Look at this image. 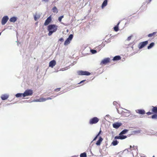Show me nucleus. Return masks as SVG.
Masks as SVG:
<instances>
[{"label": "nucleus", "instance_id": "nucleus-1", "mask_svg": "<svg viewBox=\"0 0 157 157\" xmlns=\"http://www.w3.org/2000/svg\"><path fill=\"white\" fill-rule=\"evenodd\" d=\"M57 29V26L56 25H49L48 27V30L49 31L48 35L49 36H51L53 33L56 32Z\"/></svg>", "mask_w": 157, "mask_h": 157}, {"label": "nucleus", "instance_id": "nucleus-2", "mask_svg": "<svg viewBox=\"0 0 157 157\" xmlns=\"http://www.w3.org/2000/svg\"><path fill=\"white\" fill-rule=\"evenodd\" d=\"M33 90H32L28 89L26 90L23 94V96L25 97L28 96H31L33 94Z\"/></svg>", "mask_w": 157, "mask_h": 157}, {"label": "nucleus", "instance_id": "nucleus-3", "mask_svg": "<svg viewBox=\"0 0 157 157\" xmlns=\"http://www.w3.org/2000/svg\"><path fill=\"white\" fill-rule=\"evenodd\" d=\"M99 119L96 117L91 119L89 121V124H96L99 121Z\"/></svg>", "mask_w": 157, "mask_h": 157}, {"label": "nucleus", "instance_id": "nucleus-4", "mask_svg": "<svg viewBox=\"0 0 157 157\" xmlns=\"http://www.w3.org/2000/svg\"><path fill=\"white\" fill-rule=\"evenodd\" d=\"M148 43V41L147 40L145 41L141 42L139 43L138 45V48L140 49L144 47Z\"/></svg>", "mask_w": 157, "mask_h": 157}, {"label": "nucleus", "instance_id": "nucleus-5", "mask_svg": "<svg viewBox=\"0 0 157 157\" xmlns=\"http://www.w3.org/2000/svg\"><path fill=\"white\" fill-rule=\"evenodd\" d=\"M77 73L78 75H90V73L86 71H78Z\"/></svg>", "mask_w": 157, "mask_h": 157}, {"label": "nucleus", "instance_id": "nucleus-6", "mask_svg": "<svg viewBox=\"0 0 157 157\" xmlns=\"http://www.w3.org/2000/svg\"><path fill=\"white\" fill-rule=\"evenodd\" d=\"M73 37V36L72 34H70L68 37L67 39L65 41L64 43V45H67L68 44H69L71 42V41L72 40Z\"/></svg>", "mask_w": 157, "mask_h": 157}, {"label": "nucleus", "instance_id": "nucleus-7", "mask_svg": "<svg viewBox=\"0 0 157 157\" xmlns=\"http://www.w3.org/2000/svg\"><path fill=\"white\" fill-rule=\"evenodd\" d=\"M110 62V59L109 58H105L104 59H103L100 63L101 65H103L106 64Z\"/></svg>", "mask_w": 157, "mask_h": 157}, {"label": "nucleus", "instance_id": "nucleus-8", "mask_svg": "<svg viewBox=\"0 0 157 157\" xmlns=\"http://www.w3.org/2000/svg\"><path fill=\"white\" fill-rule=\"evenodd\" d=\"M122 125V124L121 123L119 122H117L114 123L113 124V128L116 129H117L121 126Z\"/></svg>", "mask_w": 157, "mask_h": 157}, {"label": "nucleus", "instance_id": "nucleus-9", "mask_svg": "<svg viewBox=\"0 0 157 157\" xmlns=\"http://www.w3.org/2000/svg\"><path fill=\"white\" fill-rule=\"evenodd\" d=\"M9 19L7 16H5L3 17L2 20V25H4L7 22Z\"/></svg>", "mask_w": 157, "mask_h": 157}, {"label": "nucleus", "instance_id": "nucleus-10", "mask_svg": "<svg viewBox=\"0 0 157 157\" xmlns=\"http://www.w3.org/2000/svg\"><path fill=\"white\" fill-rule=\"evenodd\" d=\"M52 21V18L51 16L48 17L45 21L44 24V25H47L49 24Z\"/></svg>", "mask_w": 157, "mask_h": 157}, {"label": "nucleus", "instance_id": "nucleus-11", "mask_svg": "<svg viewBox=\"0 0 157 157\" xmlns=\"http://www.w3.org/2000/svg\"><path fill=\"white\" fill-rule=\"evenodd\" d=\"M136 112L139 114L143 115L145 114V111L144 109H138L136 110Z\"/></svg>", "mask_w": 157, "mask_h": 157}, {"label": "nucleus", "instance_id": "nucleus-12", "mask_svg": "<svg viewBox=\"0 0 157 157\" xmlns=\"http://www.w3.org/2000/svg\"><path fill=\"white\" fill-rule=\"evenodd\" d=\"M56 64V61L55 60H52L49 63V66L52 67H53Z\"/></svg>", "mask_w": 157, "mask_h": 157}, {"label": "nucleus", "instance_id": "nucleus-13", "mask_svg": "<svg viewBox=\"0 0 157 157\" xmlns=\"http://www.w3.org/2000/svg\"><path fill=\"white\" fill-rule=\"evenodd\" d=\"M151 111L153 113H157V107L152 106Z\"/></svg>", "mask_w": 157, "mask_h": 157}, {"label": "nucleus", "instance_id": "nucleus-14", "mask_svg": "<svg viewBox=\"0 0 157 157\" xmlns=\"http://www.w3.org/2000/svg\"><path fill=\"white\" fill-rule=\"evenodd\" d=\"M9 97V96L6 94L2 95L1 96L2 100H5L7 99Z\"/></svg>", "mask_w": 157, "mask_h": 157}, {"label": "nucleus", "instance_id": "nucleus-15", "mask_svg": "<svg viewBox=\"0 0 157 157\" xmlns=\"http://www.w3.org/2000/svg\"><path fill=\"white\" fill-rule=\"evenodd\" d=\"M103 139L101 137H100L96 143V144L97 145H99L101 143Z\"/></svg>", "mask_w": 157, "mask_h": 157}, {"label": "nucleus", "instance_id": "nucleus-16", "mask_svg": "<svg viewBox=\"0 0 157 157\" xmlns=\"http://www.w3.org/2000/svg\"><path fill=\"white\" fill-rule=\"evenodd\" d=\"M17 17H13L10 19V21L11 22H14L17 21Z\"/></svg>", "mask_w": 157, "mask_h": 157}, {"label": "nucleus", "instance_id": "nucleus-17", "mask_svg": "<svg viewBox=\"0 0 157 157\" xmlns=\"http://www.w3.org/2000/svg\"><path fill=\"white\" fill-rule=\"evenodd\" d=\"M121 58L119 56H117L114 57L113 58V60L114 61L119 60L121 59Z\"/></svg>", "mask_w": 157, "mask_h": 157}, {"label": "nucleus", "instance_id": "nucleus-18", "mask_svg": "<svg viewBox=\"0 0 157 157\" xmlns=\"http://www.w3.org/2000/svg\"><path fill=\"white\" fill-rule=\"evenodd\" d=\"M128 131V130L125 129L122 131L119 134V135L125 134Z\"/></svg>", "mask_w": 157, "mask_h": 157}, {"label": "nucleus", "instance_id": "nucleus-19", "mask_svg": "<svg viewBox=\"0 0 157 157\" xmlns=\"http://www.w3.org/2000/svg\"><path fill=\"white\" fill-rule=\"evenodd\" d=\"M107 0H105L102 4L101 7L103 8L107 4Z\"/></svg>", "mask_w": 157, "mask_h": 157}, {"label": "nucleus", "instance_id": "nucleus-20", "mask_svg": "<svg viewBox=\"0 0 157 157\" xmlns=\"http://www.w3.org/2000/svg\"><path fill=\"white\" fill-rule=\"evenodd\" d=\"M120 24V22H119L117 25H116L115 26L114 28V30L116 31L117 32L119 30L118 29V25L119 24Z\"/></svg>", "mask_w": 157, "mask_h": 157}, {"label": "nucleus", "instance_id": "nucleus-21", "mask_svg": "<svg viewBox=\"0 0 157 157\" xmlns=\"http://www.w3.org/2000/svg\"><path fill=\"white\" fill-rule=\"evenodd\" d=\"M155 45V44L154 42L151 43L150 45L147 47V48L148 49H150L154 46Z\"/></svg>", "mask_w": 157, "mask_h": 157}, {"label": "nucleus", "instance_id": "nucleus-22", "mask_svg": "<svg viewBox=\"0 0 157 157\" xmlns=\"http://www.w3.org/2000/svg\"><path fill=\"white\" fill-rule=\"evenodd\" d=\"M118 143V142L117 140H114L112 143V144L113 146L116 145Z\"/></svg>", "mask_w": 157, "mask_h": 157}, {"label": "nucleus", "instance_id": "nucleus-23", "mask_svg": "<svg viewBox=\"0 0 157 157\" xmlns=\"http://www.w3.org/2000/svg\"><path fill=\"white\" fill-rule=\"evenodd\" d=\"M52 11L54 13H57L58 12V10L56 6H54L52 9Z\"/></svg>", "mask_w": 157, "mask_h": 157}, {"label": "nucleus", "instance_id": "nucleus-24", "mask_svg": "<svg viewBox=\"0 0 157 157\" xmlns=\"http://www.w3.org/2000/svg\"><path fill=\"white\" fill-rule=\"evenodd\" d=\"M120 140H123L127 138V136L123 135H119Z\"/></svg>", "mask_w": 157, "mask_h": 157}, {"label": "nucleus", "instance_id": "nucleus-25", "mask_svg": "<svg viewBox=\"0 0 157 157\" xmlns=\"http://www.w3.org/2000/svg\"><path fill=\"white\" fill-rule=\"evenodd\" d=\"M156 32H153L152 33L149 34L148 35V37H151L152 36H153L154 35H155L156 34Z\"/></svg>", "mask_w": 157, "mask_h": 157}, {"label": "nucleus", "instance_id": "nucleus-26", "mask_svg": "<svg viewBox=\"0 0 157 157\" xmlns=\"http://www.w3.org/2000/svg\"><path fill=\"white\" fill-rule=\"evenodd\" d=\"M151 118L152 119H157V113H155V114L152 115L151 117Z\"/></svg>", "mask_w": 157, "mask_h": 157}, {"label": "nucleus", "instance_id": "nucleus-27", "mask_svg": "<svg viewBox=\"0 0 157 157\" xmlns=\"http://www.w3.org/2000/svg\"><path fill=\"white\" fill-rule=\"evenodd\" d=\"M86 154L85 152L82 153L80 155V157H86Z\"/></svg>", "mask_w": 157, "mask_h": 157}, {"label": "nucleus", "instance_id": "nucleus-28", "mask_svg": "<svg viewBox=\"0 0 157 157\" xmlns=\"http://www.w3.org/2000/svg\"><path fill=\"white\" fill-rule=\"evenodd\" d=\"M15 96L16 97L19 98V97H21L22 96H23V94L18 93L16 94Z\"/></svg>", "mask_w": 157, "mask_h": 157}, {"label": "nucleus", "instance_id": "nucleus-29", "mask_svg": "<svg viewBox=\"0 0 157 157\" xmlns=\"http://www.w3.org/2000/svg\"><path fill=\"white\" fill-rule=\"evenodd\" d=\"M40 16L38 15H35L34 16V19L35 21H36L37 19H39Z\"/></svg>", "mask_w": 157, "mask_h": 157}, {"label": "nucleus", "instance_id": "nucleus-30", "mask_svg": "<svg viewBox=\"0 0 157 157\" xmlns=\"http://www.w3.org/2000/svg\"><path fill=\"white\" fill-rule=\"evenodd\" d=\"M69 67H64L63 68H62L61 70L62 71H64L66 70H67L68 69H69Z\"/></svg>", "mask_w": 157, "mask_h": 157}, {"label": "nucleus", "instance_id": "nucleus-31", "mask_svg": "<svg viewBox=\"0 0 157 157\" xmlns=\"http://www.w3.org/2000/svg\"><path fill=\"white\" fill-rule=\"evenodd\" d=\"M63 16H62L59 17L58 20L59 22H60L61 21L63 17Z\"/></svg>", "mask_w": 157, "mask_h": 157}, {"label": "nucleus", "instance_id": "nucleus-32", "mask_svg": "<svg viewBox=\"0 0 157 157\" xmlns=\"http://www.w3.org/2000/svg\"><path fill=\"white\" fill-rule=\"evenodd\" d=\"M46 101V98H40V102H43V101Z\"/></svg>", "mask_w": 157, "mask_h": 157}, {"label": "nucleus", "instance_id": "nucleus-33", "mask_svg": "<svg viewBox=\"0 0 157 157\" xmlns=\"http://www.w3.org/2000/svg\"><path fill=\"white\" fill-rule=\"evenodd\" d=\"M91 52L92 54H95L97 52V51L95 50H91Z\"/></svg>", "mask_w": 157, "mask_h": 157}, {"label": "nucleus", "instance_id": "nucleus-34", "mask_svg": "<svg viewBox=\"0 0 157 157\" xmlns=\"http://www.w3.org/2000/svg\"><path fill=\"white\" fill-rule=\"evenodd\" d=\"M115 139H120V136H116L114 137Z\"/></svg>", "mask_w": 157, "mask_h": 157}, {"label": "nucleus", "instance_id": "nucleus-35", "mask_svg": "<svg viewBox=\"0 0 157 157\" xmlns=\"http://www.w3.org/2000/svg\"><path fill=\"white\" fill-rule=\"evenodd\" d=\"M153 113L152 112H148L146 113V114H147L148 115H150Z\"/></svg>", "mask_w": 157, "mask_h": 157}, {"label": "nucleus", "instance_id": "nucleus-36", "mask_svg": "<svg viewBox=\"0 0 157 157\" xmlns=\"http://www.w3.org/2000/svg\"><path fill=\"white\" fill-rule=\"evenodd\" d=\"M60 89V88H57L55 90V91L56 92H58V91H59Z\"/></svg>", "mask_w": 157, "mask_h": 157}, {"label": "nucleus", "instance_id": "nucleus-37", "mask_svg": "<svg viewBox=\"0 0 157 157\" xmlns=\"http://www.w3.org/2000/svg\"><path fill=\"white\" fill-rule=\"evenodd\" d=\"M131 37H132L131 36H129L128 37V38H127V40L128 41H129L131 39Z\"/></svg>", "mask_w": 157, "mask_h": 157}, {"label": "nucleus", "instance_id": "nucleus-38", "mask_svg": "<svg viewBox=\"0 0 157 157\" xmlns=\"http://www.w3.org/2000/svg\"><path fill=\"white\" fill-rule=\"evenodd\" d=\"M126 113V114L125 115V116L126 117L128 116L129 115V112H127Z\"/></svg>", "mask_w": 157, "mask_h": 157}, {"label": "nucleus", "instance_id": "nucleus-39", "mask_svg": "<svg viewBox=\"0 0 157 157\" xmlns=\"http://www.w3.org/2000/svg\"><path fill=\"white\" fill-rule=\"evenodd\" d=\"M59 41H60L61 42L63 41V38H60V39H59Z\"/></svg>", "mask_w": 157, "mask_h": 157}, {"label": "nucleus", "instance_id": "nucleus-40", "mask_svg": "<svg viewBox=\"0 0 157 157\" xmlns=\"http://www.w3.org/2000/svg\"><path fill=\"white\" fill-rule=\"evenodd\" d=\"M86 81L85 80H83L81 81L78 84H81V83H82L84 81Z\"/></svg>", "mask_w": 157, "mask_h": 157}, {"label": "nucleus", "instance_id": "nucleus-41", "mask_svg": "<svg viewBox=\"0 0 157 157\" xmlns=\"http://www.w3.org/2000/svg\"><path fill=\"white\" fill-rule=\"evenodd\" d=\"M101 131L100 130V131H99V132L98 134L97 135L98 136H99V135L101 133Z\"/></svg>", "mask_w": 157, "mask_h": 157}, {"label": "nucleus", "instance_id": "nucleus-42", "mask_svg": "<svg viewBox=\"0 0 157 157\" xmlns=\"http://www.w3.org/2000/svg\"><path fill=\"white\" fill-rule=\"evenodd\" d=\"M98 136L97 135L96 136L94 139L93 140H96Z\"/></svg>", "mask_w": 157, "mask_h": 157}, {"label": "nucleus", "instance_id": "nucleus-43", "mask_svg": "<svg viewBox=\"0 0 157 157\" xmlns=\"http://www.w3.org/2000/svg\"><path fill=\"white\" fill-rule=\"evenodd\" d=\"M52 98L50 97H48V98H46V100H49V99H51Z\"/></svg>", "mask_w": 157, "mask_h": 157}, {"label": "nucleus", "instance_id": "nucleus-44", "mask_svg": "<svg viewBox=\"0 0 157 157\" xmlns=\"http://www.w3.org/2000/svg\"><path fill=\"white\" fill-rule=\"evenodd\" d=\"M48 0H42V1H48Z\"/></svg>", "mask_w": 157, "mask_h": 157}, {"label": "nucleus", "instance_id": "nucleus-45", "mask_svg": "<svg viewBox=\"0 0 157 157\" xmlns=\"http://www.w3.org/2000/svg\"><path fill=\"white\" fill-rule=\"evenodd\" d=\"M131 147H132L131 146H130V148H131Z\"/></svg>", "mask_w": 157, "mask_h": 157}, {"label": "nucleus", "instance_id": "nucleus-46", "mask_svg": "<svg viewBox=\"0 0 157 157\" xmlns=\"http://www.w3.org/2000/svg\"><path fill=\"white\" fill-rule=\"evenodd\" d=\"M149 0V2H151V0Z\"/></svg>", "mask_w": 157, "mask_h": 157}, {"label": "nucleus", "instance_id": "nucleus-47", "mask_svg": "<svg viewBox=\"0 0 157 157\" xmlns=\"http://www.w3.org/2000/svg\"><path fill=\"white\" fill-rule=\"evenodd\" d=\"M1 33H0V35H1Z\"/></svg>", "mask_w": 157, "mask_h": 157}, {"label": "nucleus", "instance_id": "nucleus-48", "mask_svg": "<svg viewBox=\"0 0 157 157\" xmlns=\"http://www.w3.org/2000/svg\"><path fill=\"white\" fill-rule=\"evenodd\" d=\"M152 157H155L154 156H153Z\"/></svg>", "mask_w": 157, "mask_h": 157}]
</instances>
